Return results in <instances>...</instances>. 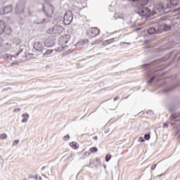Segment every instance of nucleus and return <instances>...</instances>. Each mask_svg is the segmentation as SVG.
I'll return each instance as SVG.
<instances>
[{
	"label": "nucleus",
	"mask_w": 180,
	"mask_h": 180,
	"mask_svg": "<svg viewBox=\"0 0 180 180\" xmlns=\"http://www.w3.org/2000/svg\"><path fill=\"white\" fill-rule=\"evenodd\" d=\"M160 65H162V60H156L150 63H146L143 65V68L146 69V77L148 78L147 84L149 85H151L153 82H154L155 78L157 77H160V74H158V71L160 70L155 71H153L154 68H158V67H160Z\"/></svg>",
	"instance_id": "obj_1"
},
{
	"label": "nucleus",
	"mask_w": 180,
	"mask_h": 180,
	"mask_svg": "<svg viewBox=\"0 0 180 180\" xmlns=\"http://www.w3.org/2000/svg\"><path fill=\"white\" fill-rule=\"evenodd\" d=\"M39 6H41L42 11H44V13L46 15L48 19L49 18H51L53 14L54 13V6L51 4H41Z\"/></svg>",
	"instance_id": "obj_2"
},
{
	"label": "nucleus",
	"mask_w": 180,
	"mask_h": 180,
	"mask_svg": "<svg viewBox=\"0 0 180 180\" xmlns=\"http://www.w3.org/2000/svg\"><path fill=\"white\" fill-rule=\"evenodd\" d=\"M136 13L140 15L141 17L150 18L153 14L151 13V10L148 7H141L136 10Z\"/></svg>",
	"instance_id": "obj_3"
},
{
	"label": "nucleus",
	"mask_w": 180,
	"mask_h": 180,
	"mask_svg": "<svg viewBox=\"0 0 180 180\" xmlns=\"http://www.w3.org/2000/svg\"><path fill=\"white\" fill-rule=\"evenodd\" d=\"M72 19H74V17L72 16V11L70 10L65 11L63 17L64 25H66L67 26H68V25H71Z\"/></svg>",
	"instance_id": "obj_4"
},
{
	"label": "nucleus",
	"mask_w": 180,
	"mask_h": 180,
	"mask_svg": "<svg viewBox=\"0 0 180 180\" xmlns=\"http://www.w3.org/2000/svg\"><path fill=\"white\" fill-rule=\"evenodd\" d=\"M63 30H64V27H61L60 25H56L53 27H51L48 30V33H51V34H61L63 33Z\"/></svg>",
	"instance_id": "obj_5"
},
{
	"label": "nucleus",
	"mask_w": 180,
	"mask_h": 180,
	"mask_svg": "<svg viewBox=\"0 0 180 180\" xmlns=\"http://www.w3.org/2000/svg\"><path fill=\"white\" fill-rule=\"evenodd\" d=\"M70 40H71V35L70 34L63 35L58 39V44L59 46H61L62 49L64 50V48L65 47V46L64 45L67 44V43H68Z\"/></svg>",
	"instance_id": "obj_6"
},
{
	"label": "nucleus",
	"mask_w": 180,
	"mask_h": 180,
	"mask_svg": "<svg viewBox=\"0 0 180 180\" xmlns=\"http://www.w3.org/2000/svg\"><path fill=\"white\" fill-rule=\"evenodd\" d=\"M86 33L89 37H96L101 33V30L98 29V27H91L87 30Z\"/></svg>",
	"instance_id": "obj_7"
},
{
	"label": "nucleus",
	"mask_w": 180,
	"mask_h": 180,
	"mask_svg": "<svg viewBox=\"0 0 180 180\" xmlns=\"http://www.w3.org/2000/svg\"><path fill=\"white\" fill-rule=\"evenodd\" d=\"M34 50L39 51V53H44L46 49H44V44L41 41H36L34 44Z\"/></svg>",
	"instance_id": "obj_8"
},
{
	"label": "nucleus",
	"mask_w": 180,
	"mask_h": 180,
	"mask_svg": "<svg viewBox=\"0 0 180 180\" xmlns=\"http://www.w3.org/2000/svg\"><path fill=\"white\" fill-rule=\"evenodd\" d=\"M50 19L47 18H43L42 16L37 17L34 20V23L37 25H43V23H49Z\"/></svg>",
	"instance_id": "obj_9"
},
{
	"label": "nucleus",
	"mask_w": 180,
	"mask_h": 180,
	"mask_svg": "<svg viewBox=\"0 0 180 180\" xmlns=\"http://www.w3.org/2000/svg\"><path fill=\"white\" fill-rule=\"evenodd\" d=\"M56 44V39L53 37H50L47 38L44 41V46L45 47H53Z\"/></svg>",
	"instance_id": "obj_10"
},
{
	"label": "nucleus",
	"mask_w": 180,
	"mask_h": 180,
	"mask_svg": "<svg viewBox=\"0 0 180 180\" xmlns=\"http://www.w3.org/2000/svg\"><path fill=\"white\" fill-rule=\"evenodd\" d=\"M12 5H8L4 8L0 9V15H8V13H11V12H12Z\"/></svg>",
	"instance_id": "obj_11"
},
{
	"label": "nucleus",
	"mask_w": 180,
	"mask_h": 180,
	"mask_svg": "<svg viewBox=\"0 0 180 180\" xmlns=\"http://www.w3.org/2000/svg\"><path fill=\"white\" fill-rule=\"evenodd\" d=\"M0 47H4L6 49V51H8L11 50V48L12 47V43L3 39L1 40V44L0 45Z\"/></svg>",
	"instance_id": "obj_12"
},
{
	"label": "nucleus",
	"mask_w": 180,
	"mask_h": 180,
	"mask_svg": "<svg viewBox=\"0 0 180 180\" xmlns=\"http://www.w3.org/2000/svg\"><path fill=\"white\" fill-rule=\"evenodd\" d=\"M129 2H135L136 5L135 6H146L147 4H148V0H128Z\"/></svg>",
	"instance_id": "obj_13"
},
{
	"label": "nucleus",
	"mask_w": 180,
	"mask_h": 180,
	"mask_svg": "<svg viewBox=\"0 0 180 180\" xmlns=\"http://www.w3.org/2000/svg\"><path fill=\"white\" fill-rule=\"evenodd\" d=\"M180 6V0H169V4H167L168 8H172L175 6Z\"/></svg>",
	"instance_id": "obj_14"
},
{
	"label": "nucleus",
	"mask_w": 180,
	"mask_h": 180,
	"mask_svg": "<svg viewBox=\"0 0 180 180\" xmlns=\"http://www.w3.org/2000/svg\"><path fill=\"white\" fill-rule=\"evenodd\" d=\"M25 9V6L21 3H18L15 7V12L18 15L22 13Z\"/></svg>",
	"instance_id": "obj_15"
},
{
	"label": "nucleus",
	"mask_w": 180,
	"mask_h": 180,
	"mask_svg": "<svg viewBox=\"0 0 180 180\" xmlns=\"http://www.w3.org/2000/svg\"><path fill=\"white\" fill-rule=\"evenodd\" d=\"M5 29H6V24L5 22L0 20V34L5 33Z\"/></svg>",
	"instance_id": "obj_16"
},
{
	"label": "nucleus",
	"mask_w": 180,
	"mask_h": 180,
	"mask_svg": "<svg viewBox=\"0 0 180 180\" xmlns=\"http://www.w3.org/2000/svg\"><path fill=\"white\" fill-rule=\"evenodd\" d=\"M13 58H16V56H12L9 53H5L3 55L4 60H7V61H12Z\"/></svg>",
	"instance_id": "obj_17"
},
{
	"label": "nucleus",
	"mask_w": 180,
	"mask_h": 180,
	"mask_svg": "<svg viewBox=\"0 0 180 180\" xmlns=\"http://www.w3.org/2000/svg\"><path fill=\"white\" fill-rule=\"evenodd\" d=\"M169 120H171V122H173V123H175L176 122H179L180 121L179 117H178V116H176V115H175V114H172V115L170 116Z\"/></svg>",
	"instance_id": "obj_18"
},
{
	"label": "nucleus",
	"mask_w": 180,
	"mask_h": 180,
	"mask_svg": "<svg viewBox=\"0 0 180 180\" xmlns=\"http://www.w3.org/2000/svg\"><path fill=\"white\" fill-rule=\"evenodd\" d=\"M22 117H23V119L21 120L22 123H27V120H29L30 115L27 112L23 113L22 115Z\"/></svg>",
	"instance_id": "obj_19"
},
{
	"label": "nucleus",
	"mask_w": 180,
	"mask_h": 180,
	"mask_svg": "<svg viewBox=\"0 0 180 180\" xmlns=\"http://www.w3.org/2000/svg\"><path fill=\"white\" fill-rule=\"evenodd\" d=\"M156 9H157L158 12L162 13V12H165V7H164V5H162V4H158L156 6Z\"/></svg>",
	"instance_id": "obj_20"
},
{
	"label": "nucleus",
	"mask_w": 180,
	"mask_h": 180,
	"mask_svg": "<svg viewBox=\"0 0 180 180\" xmlns=\"http://www.w3.org/2000/svg\"><path fill=\"white\" fill-rule=\"evenodd\" d=\"M13 44H15V46H20V44H22V40L19 38H14L13 39Z\"/></svg>",
	"instance_id": "obj_21"
},
{
	"label": "nucleus",
	"mask_w": 180,
	"mask_h": 180,
	"mask_svg": "<svg viewBox=\"0 0 180 180\" xmlns=\"http://www.w3.org/2000/svg\"><path fill=\"white\" fill-rule=\"evenodd\" d=\"M148 34H154L157 33V30L154 27H150L148 30Z\"/></svg>",
	"instance_id": "obj_22"
},
{
	"label": "nucleus",
	"mask_w": 180,
	"mask_h": 180,
	"mask_svg": "<svg viewBox=\"0 0 180 180\" xmlns=\"http://www.w3.org/2000/svg\"><path fill=\"white\" fill-rule=\"evenodd\" d=\"M4 33L7 34V36H11L12 34V29L11 27H6L4 30Z\"/></svg>",
	"instance_id": "obj_23"
},
{
	"label": "nucleus",
	"mask_w": 180,
	"mask_h": 180,
	"mask_svg": "<svg viewBox=\"0 0 180 180\" xmlns=\"http://www.w3.org/2000/svg\"><path fill=\"white\" fill-rule=\"evenodd\" d=\"M53 49H48L47 51L42 53V54H44V56L46 57V56H49V54H51V53H53Z\"/></svg>",
	"instance_id": "obj_24"
},
{
	"label": "nucleus",
	"mask_w": 180,
	"mask_h": 180,
	"mask_svg": "<svg viewBox=\"0 0 180 180\" xmlns=\"http://www.w3.org/2000/svg\"><path fill=\"white\" fill-rule=\"evenodd\" d=\"M70 146L73 148L74 150H78V144L76 143V142H72L70 143Z\"/></svg>",
	"instance_id": "obj_25"
},
{
	"label": "nucleus",
	"mask_w": 180,
	"mask_h": 180,
	"mask_svg": "<svg viewBox=\"0 0 180 180\" xmlns=\"http://www.w3.org/2000/svg\"><path fill=\"white\" fill-rule=\"evenodd\" d=\"M102 38H100L97 40H95L91 44L92 46H95V44H99V43H102Z\"/></svg>",
	"instance_id": "obj_26"
},
{
	"label": "nucleus",
	"mask_w": 180,
	"mask_h": 180,
	"mask_svg": "<svg viewBox=\"0 0 180 180\" xmlns=\"http://www.w3.org/2000/svg\"><path fill=\"white\" fill-rule=\"evenodd\" d=\"M6 139H8V135L6 134H0V140H6Z\"/></svg>",
	"instance_id": "obj_27"
},
{
	"label": "nucleus",
	"mask_w": 180,
	"mask_h": 180,
	"mask_svg": "<svg viewBox=\"0 0 180 180\" xmlns=\"http://www.w3.org/2000/svg\"><path fill=\"white\" fill-rule=\"evenodd\" d=\"M110 41H112V39H107L102 42L103 46H106V44H110Z\"/></svg>",
	"instance_id": "obj_28"
},
{
	"label": "nucleus",
	"mask_w": 180,
	"mask_h": 180,
	"mask_svg": "<svg viewBox=\"0 0 180 180\" xmlns=\"http://www.w3.org/2000/svg\"><path fill=\"white\" fill-rule=\"evenodd\" d=\"M150 138H151V136L150 135V134H146L144 135V139L145 140H146V141H148V140H150Z\"/></svg>",
	"instance_id": "obj_29"
},
{
	"label": "nucleus",
	"mask_w": 180,
	"mask_h": 180,
	"mask_svg": "<svg viewBox=\"0 0 180 180\" xmlns=\"http://www.w3.org/2000/svg\"><path fill=\"white\" fill-rule=\"evenodd\" d=\"M112 158V155L108 154L105 155V161L106 162H109L110 161V159Z\"/></svg>",
	"instance_id": "obj_30"
},
{
	"label": "nucleus",
	"mask_w": 180,
	"mask_h": 180,
	"mask_svg": "<svg viewBox=\"0 0 180 180\" xmlns=\"http://www.w3.org/2000/svg\"><path fill=\"white\" fill-rule=\"evenodd\" d=\"M89 151H91V153H97L98 148L92 147V148H90Z\"/></svg>",
	"instance_id": "obj_31"
},
{
	"label": "nucleus",
	"mask_w": 180,
	"mask_h": 180,
	"mask_svg": "<svg viewBox=\"0 0 180 180\" xmlns=\"http://www.w3.org/2000/svg\"><path fill=\"white\" fill-rule=\"evenodd\" d=\"M23 53V49L20 48V49L18 50V53L14 56L15 58L18 57V56H19V54Z\"/></svg>",
	"instance_id": "obj_32"
},
{
	"label": "nucleus",
	"mask_w": 180,
	"mask_h": 180,
	"mask_svg": "<svg viewBox=\"0 0 180 180\" xmlns=\"http://www.w3.org/2000/svg\"><path fill=\"white\" fill-rule=\"evenodd\" d=\"M164 30L165 32H168V31L171 30V27H169V25H165Z\"/></svg>",
	"instance_id": "obj_33"
},
{
	"label": "nucleus",
	"mask_w": 180,
	"mask_h": 180,
	"mask_svg": "<svg viewBox=\"0 0 180 180\" xmlns=\"http://www.w3.org/2000/svg\"><path fill=\"white\" fill-rule=\"evenodd\" d=\"M45 174H48V175H53V170L51 169H49V172H45Z\"/></svg>",
	"instance_id": "obj_34"
},
{
	"label": "nucleus",
	"mask_w": 180,
	"mask_h": 180,
	"mask_svg": "<svg viewBox=\"0 0 180 180\" xmlns=\"http://www.w3.org/2000/svg\"><path fill=\"white\" fill-rule=\"evenodd\" d=\"M19 141H20L19 140H15V141L13 142L12 146H18Z\"/></svg>",
	"instance_id": "obj_35"
},
{
	"label": "nucleus",
	"mask_w": 180,
	"mask_h": 180,
	"mask_svg": "<svg viewBox=\"0 0 180 180\" xmlns=\"http://www.w3.org/2000/svg\"><path fill=\"white\" fill-rule=\"evenodd\" d=\"M139 141L140 143H144V141H146V140H144V139H143V137H139Z\"/></svg>",
	"instance_id": "obj_36"
},
{
	"label": "nucleus",
	"mask_w": 180,
	"mask_h": 180,
	"mask_svg": "<svg viewBox=\"0 0 180 180\" xmlns=\"http://www.w3.org/2000/svg\"><path fill=\"white\" fill-rule=\"evenodd\" d=\"M170 91H172V89H165L163 90V91L166 92V94H168V92H170Z\"/></svg>",
	"instance_id": "obj_37"
},
{
	"label": "nucleus",
	"mask_w": 180,
	"mask_h": 180,
	"mask_svg": "<svg viewBox=\"0 0 180 180\" xmlns=\"http://www.w3.org/2000/svg\"><path fill=\"white\" fill-rule=\"evenodd\" d=\"M13 112H14V113H16V112H20V108H15V109L13 110Z\"/></svg>",
	"instance_id": "obj_38"
},
{
	"label": "nucleus",
	"mask_w": 180,
	"mask_h": 180,
	"mask_svg": "<svg viewBox=\"0 0 180 180\" xmlns=\"http://www.w3.org/2000/svg\"><path fill=\"white\" fill-rule=\"evenodd\" d=\"M146 113L148 115H154V112L152 110H148V111H146Z\"/></svg>",
	"instance_id": "obj_39"
},
{
	"label": "nucleus",
	"mask_w": 180,
	"mask_h": 180,
	"mask_svg": "<svg viewBox=\"0 0 180 180\" xmlns=\"http://www.w3.org/2000/svg\"><path fill=\"white\" fill-rule=\"evenodd\" d=\"M4 158H2V156H0V165L1 164H4Z\"/></svg>",
	"instance_id": "obj_40"
},
{
	"label": "nucleus",
	"mask_w": 180,
	"mask_h": 180,
	"mask_svg": "<svg viewBox=\"0 0 180 180\" xmlns=\"http://www.w3.org/2000/svg\"><path fill=\"white\" fill-rule=\"evenodd\" d=\"M120 97H119V96H117L114 98V102H116V101H119Z\"/></svg>",
	"instance_id": "obj_41"
},
{
	"label": "nucleus",
	"mask_w": 180,
	"mask_h": 180,
	"mask_svg": "<svg viewBox=\"0 0 180 180\" xmlns=\"http://www.w3.org/2000/svg\"><path fill=\"white\" fill-rule=\"evenodd\" d=\"M65 140H70V135H66L64 136Z\"/></svg>",
	"instance_id": "obj_42"
},
{
	"label": "nucleus",
	"mask_w": 180,
	"mask_h": 180,
	"mask_svg": "<svg viewBox=\"0 0 180 180\" xmlns=\"http://www.w3.org/2000/svg\"><path fill=\"white\" fill-rule=\"evenodd\" d=\"M71 158H72V154L68 155L67 160H71Z\"/></svg>",
	"instance_id": "obj_43"
},
{
	"label": "nucleus",
	"mask_w": 180,
	"mask_h": 180,
	"mask_svg": "<svg viewBox=\"0 0 180 180\" xmlns=\"http://www.w3.org/2000/svg\"><path fill=\"white\" fill-rule=\"evenodd\" d=\"M11 65L13 66V65H18V62H12L11 63Z\"/></svg>",
	"instance_id": "obj_44"
},
{
	"label": "nucleus",
	"mask_w": 180,
	"mask_h": 180,
	"mask_svg": "<svg viewBox=\"0 0 180 180\" xmlns=\"http://www.w3.org/2000/svg\"><path fill=\"white\" fill-rule=\"evenodd\" d=\"M155 167H157V165H153V166H151V170L152 171H154V169H155Z\"/></svg>",
	"instance_id": "obj_45"
},
{
	"label": "nucleus",
	"mask_w": 180,
	"mask_h": 180,
	"mask_svg": "<svg viewBox=\"0 0 180 180\" xmlns=\"http://www.w3.org/2000/svg\"><path fill=\"white\" fill-rule=\"evenodd\" d=\"M35 179H36V180H41V176H36Z\"/></svg>",
	"instance_id": "obj_46"
},
{
	"label": "nucleus",
	"mask_w": 180,
	"mask_h": 180,
	"mask_svg": "<svg viewBox=\"0 0 180 180\" xmlns=\"http://www.w3.org/2000/svg\"><path fill=\"white\" fill-rule=\"evenodd\" d=\"M163 127H168V124L167 123H164L163 124Z\"/></svg>",
	"instance_id": "obj_47"
},
{
	"label": "nucleus",
	"mask_w": 180,
	"mask_h": 180,
	"mask_svg": "<svg viewBox=\"0 0 180 180\" xmlns=\"http://www.w3.org/2000/svg\"><path fill=\"white\" fill-rule=\"evenodd\" d=\"M46 168H47V167H46V166L42 167L41 171H44V169H46Z\"/></svg>",
	"instance_id": "obj_48"
},
{
	"label": "nucleus",
	"mask_w": 180,
	"mask_h": 180,
	"mask_svg": "<svg viewBox=\"0 0 180 180\" xmlns=\"http://www.w3.org/2000/svg\"><path fill=\"white\" fill-rule=\"evenodd\" d=\"M93 140H98V136H94Z\"/></svg>",
	"instance_id": "obj_49"
},
{
	"label": "nucleus",
	"mask_w": 180,
	"mask_h": 180,
	"mask_svg": "<svg viewBox=\"0 0 180 180\" xmlns=\"http://www.w3.org/2000/svg\"><path fill=\"white\" fill-rule=\"evenodd\" d=\"M67 54H70V53H71V51L68 50L66 51Z\"/></svg>",
	"instance_id": "obj_50"
},
{
	"label": "nucleus",
	"mask_w": 180,
	"mask_h": 180,
	"mask_svg": "<svg viewBox=\"0 0 180 180\" xmlns=\"http://www.w3.org/2000/svg\"><path fill=\"white\" fill-rule=\"evenodd\" d=\"M162 175H164V174H159L158 176H159V177H160V176H162Z\"/></svg>",
	"instance_id": "obj_51"
},
{
	"label": "nucleus",
	"mask_w": 180,
	"mask_h": 180,
	"mask_svg": "<svg viewBox=\"0 0 180 180\" xmlns=\"http://www.w3.org/2000/svg\"><path fill=\"white\" fill-rule=\"evenodd\" d=\"M8 89H4L3 91H6Z\"/></svg>",
	"instance_id": "obj_52"
},
{
	"label": "nucleus",
	"mask_w": 180,
	"mask_h": 180,
	"mask_svg": "<svg viewBox=\"0 0 180 180\" xmlns=\"http://www.w3.org/2000/svg\"><path fill=\"white\" fill-rule=\"evenodd\" d=\"M23 180H27L26 179H24Z\"/></svg>",
	"instance_id": "obj_53"
}]
</instances>
